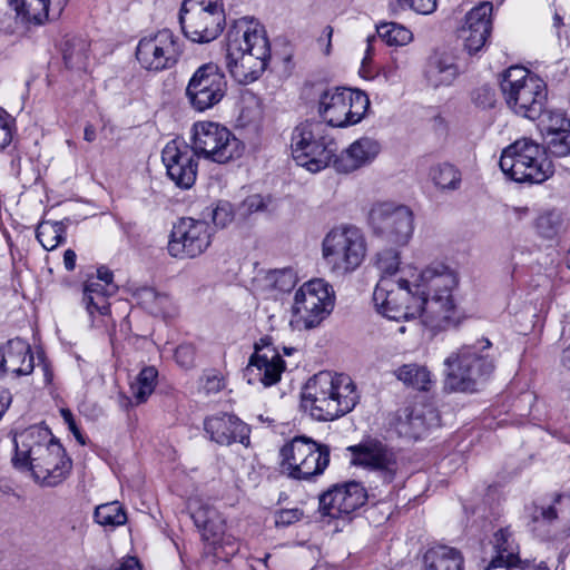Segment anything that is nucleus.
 I'll return each instance as SVG.
<instances>
[{
    "instance_id": "obj_1",
    "label": "nucleus",
    "mask_w": 570,
    "mask_h": 570,
    "mask_svg": "<svg viewBox=\"0 0 570 570\" xmlns=\"http://www.w3.org/2000/svg\"><path fill=\"white\" fill-rule=\"evenodd\" d=\"M13 441V465L30 472L41 487H57L69 475L72 462L47 426H29L16 433Z\"/></svg>"
},
{
    "instance_id": "obj_2",
    "label": "nucleus",
    "mask_w": 570,
    "mask_h": 570,
    "mask_svg": "<svg viewBox=\"0 0 570 570\" xmlns=\"http://www.w3.org/2000/svg\"><path fill=\"white\" fill-rule=\"evenodd\" d=\"M455 275L445 266L428 267L414 284L417 297V317L433 333L449 330L460 323L461 316L452 296Z\"/></svg>"
},
{
    "instance_id": "obj_3",
    "label": "nucleus",
    "mask_w": 570,
    "mask_h": 570,
    "mask_svg": "<svg viewBox=\"0 0 570 570\" xmlns=\"http://www.w3.org/2000/svg\"><path fill=\"white\" fill-rule=\"evenodd\" d=\"M358 402L348 375L322 371L306 383L301 405L316 421H333L351 412Z\"/></svg>"
},
{
    "instance_id": "obj_4",
    "label": "nucleus",
    "mask_w": 570,
    "mask_h": 570,
    "mask_svg": "<svg viewBox=\"0 0 570 570\" xmlns=\"http://www.w3.org/2000/svg\"><path fill=\"white\" fill-rule=\"evenodd\" d=\"M269 58V42L262 28L236 23L228 30L226 66L236 81L249 83L258 79Z\"/></svg>"
},
{
    "instance_id": "obj_5",
    "label": "nucleus",
    "mask_w": 570,
    "mask_h": 570,
    "mask_svg": "<svg viewBox=\"0 0 570 570\" xmlns=\"http://www.w3.org/2000/svg\"><path fill=\"white\" fill-rule=\"evenodd\" d=\"M500 89L507 106L518 116L535 120L548 101L547 83L527 68L512 66L501 77Z\"/></svg>"
},
{
    "instance_id": "obj_6",
    "label": "nucleus",
    "mask_w": 570,
    "mask_h": 570,
    "mask_svg": "<svg viewBox=\"0 0 570 570\" xmlns=\"http://www.w3.org/2000/svg\"><path fill=\"white\" fill-rule=\"evenodd\" d=\"M491 347L488 338L474 344L463 345L456 353L445 360L448 367L445 386L455 392H474L494 371V361L485 350Z\"/></svg>"
},
{
    "instance_id": "obj_7",
    "label": "nucleus",
    "mask_w": 570,
    "mask_h": 570,
    "mask_svg": "<svg viewBox=\"0 0 570 570\" xmlns=\"http://www.w3.org/2000/svg\"><path fill=\"white\" fill-rule=\"evenodd\" d=\"M499 165L504 175L517 183L541 184L553 174L546 149L528 138L503 149Z\"/></svg>"
},
{
    "instance_id": "obj_8",
    "label": "nucleus",
    "mask_w": 570,
    "mask_h": 570,
    "mask_svg": "<svg viewBox=\"0 0 570 570\" xmlns=\"http://www.w3.org/2000/svg\"><path fill=\"white\" fill-rule=\"evenodd\" d=\"M291 148L298 166L318 173L334 161L337 146L321 121H305L292 132Z\"/></svg>"
},
{
    "instance_id": "obj_9",
    "label": "nucleus",
    "mask_w": 570,
    "mask_h": 570,
    "mask_svg": "<svg viewBox=\"0 0 570 570\" xmlns=\"http://www.w3.org/2000/svg\"><path fill=\"white\" fill-rule=\"evenodd\" d=\"M322 255L333 273H352L360 267L366 256L365 237L355 226L335 227L322 242Z\"/></svg>"
},
{
    "instance_id": "obj_10",
    "label": "nucleus",
    "mask_w": 570,
    "mask_h": 570,
    "mask_svg": "<svg viewBox=\"0 0 570 570\" xmlns=\"http://www.w3.org/2000/svg\"><path fill=\"white\" fill-rule=\"evenodd\" d=\"M332 286L322 278L304 283L295 293L291 326L295 330L317 327L334 308Z\"/></svg>"
},
{
    "instance_id": "obj_11",
    "label": "nucleus",
    "mask_w": 570,
    "mask_h": 570,
    "mask_svg": "<svg viewBox=\"0 0 570 570\" xmlns=\"http://www.w3.org/2000/svg\"><path fill=\"white\" fill-rule=\"evenodd\" d=\"M282 471L295 480L322 474L330 463V448L305 435L295 436L281 449Z\"/></svg>"
},
{
    "instance_id": "obj_12",
    "label": "nucleus",
    "mask_w": 570,
    "mask_h": 570,
    "mask_svg": "<svg viewBox=\"0 0 570 570\" xmlns=\"http://www.w3.org/2000/svg\"><path fill=\"white\" fill-rule=\"evenodd\" d=\"M179 22L186 38L197 43L215 40L223 31L225 11L222 0H185Z\"/></svg>"
},
{
    "instance_id": "obj_13",
    "label": "nucleus",
    "mask_w": 570,
    "mask_h": 570,
    "mask_svg": "<svg viewBox=\"0 0 570 570\" xmlns=\"http://www.w3.org/2000/svg\"><path fill=\"white\" fill-rule=\"evenodd\" d=\"M370 107L367 95L361 90L335 88L320 98V115L332 127H346L360 122Z\"/></svg>"
},
{
    "instance_id": "obj_14",
    "label": "nucleus",
    "mask_w": 570,
    "mask_h": 570,
    "mask_svg": "<svg viewBox=\"0 0 570 570\" xmlns=\"http://www.w3.org/2000/svg\"><path fill=\"white\" fill-rule=\"evenodd\" d=\"M416 297V289L413 291L410 282L401 277L382 276L373 293L376 311L396 322L417 317Z\"/></svg>"
},
{
    "instance_id": "obj_15",
    "label": "nucleus",
    "mask_w": 570,
    "mask_h": 570,
    "mask_svg": "<svg viewBox=\"0 0 570 570\" xmlns=\"http://www.w3.org/2000/svg\"><path fill=\"white\" fill-rule=\"evenodd\" d=\"M193 151L217 164H226L242 154L239 140L224 126L200 121L193 126Z\"/></svg>"
},
{
    "instance_id": "obj_16",
    "label": "nucleus",
    "mask_w": 570,
    "mask_h": 570,
    "mask_svg": "<svg viewBox=\"0 0 570 570\" xmlns=\"http://www.w3.org/2000/svg\"><path fill=\"white\" fill-rule=\"evenodd\" d=\"M227 92V80L215 63H204L190 77L185 96L190 107L199 112L218 105Z\"/></svg>"
},
{
    "instance_id": "obj_17",
    "label": "nucleus",
    "mask_w": 570,
    "mask_h": 570,
    "mask_svg": "<svg viewBox=\"0 0 570 570\" xmlns=\"http://www.w3.org/2000/svg\"><path fill=\"white\" fill-rule=\"evenodd\" d=\"M352 463L365 468L370 473V483L379 487L390 484L400 471L396 453L380 441L371 440L348 448Z\"/></svg>"
},
{
    "instance_id": "obj_18",
    "label": "nucleus",
    "mask_w": 570,
    "mask_h": 570,
    "mask_svg": "<svg viewBox=\"0 0 570 570\" xmlns=\"http://www.w3.org/2000/svg\"><path fill=\"white\" fill-rule=\"evenodd\" d=\"M368 223L377 236L396 245L406 244L414 228L411 209L389 202L372 206Z\"/></svg>"
},
{
    "instance_id": "obj_19",
    "label": "nucleus",
    "mask_w": 570,
    "mask_h": 570,
    "mask_svg": "<svg viewBox=\"0 0 570 570\" xmlns=\"http://www.w3.org/2000/svg\"><path fill=\"white\" fill-rule=\"evenodd\" d=\"M212 235L207 222L190 217L180 218L170 232L168 254L178 259L198 257L210 246Z\"/></svg>"
},
{
    "instance_id": "obj_20",
    "label": "nucleus",
    "mask_w": 570,
    "mask_h": 570,
    "mask_svg": "<svg viewBox=\"0 0 570 570\" xmlns=\"http://www.w3.org/2000/svg\"><path fill=\"white\" fill-rule=\"evenodd\" d=\"M183 52L178 37L169 29L144 37L136 48V58L142 68L161 71L173 68Z\"/></svg>"
},
{
    "instance_id": "obj_21",
    "label": "nucleus",
    "mask_w": 570,
    "mask_h": 570,
    "mask_svg": "<svg viewBox=\"0 0 570 570\" xmlns=\"http://www.w3.org/2000/svg\"><path fill=\"white\" fill-rule=\"evenodd\" d=\"M285 370V362L279 353L271 346L269 337H262L255 343V352L244 371V376L249 384L256 382L264 386L276 384Z\"/></svg>"
},
{
    "instance_id": "obj_22",
    "label": "nucleus",
    "mask_w": 570,
    "mask_h": 570,
    "mask_svg": "<svg viewBox=\"0 0 570 570\" xmlns=\"http://www.w3.org/2000/svg\"><path fill=\"white\" fill-rule=\"evenodd\" d=\"M529 519L533 531L544 532L546 527H556L551 537L564 539L570 535V495H557L549 504L534 503L529 509Z\"/></svg>"
},
{
    "instance_id": "obj_23",
    "label": "nucleus",
    "mask_w": 570,
    "mask_h": 570,
    "mask_svg": "<svg viewBox=\"0 0 570 570\" xmlns=\"http://www.w3.org/2000/svg\"><path fill=\"white\" fill-rule=\"evenodd\" d=\"M194 151L184 141L171 140L166 144L161 159L168 177L181 189L190 188L196 180L197 163Z\"/></svg>"
},
{
    "instance_id": "obj_24",
    "label": "nucleus",
    "mask_w": 570,
    "mask_h": 570,
    "mask_svg": "<svg viewBox=\"0 0 570 570\" xmlns=\"http://www.w3.org/2000/svg\"><path fill=\"white\" fill-rule=\"evenodd\" d=\"M493 4L489 1L480 2L473 7L464 18L459 29V37L469 55L482 50L492 32Z\"/></svg>"
},
{
    "instance_id": "obj_25",
    "label": "nucleus",
    "mask_w": 570,
    "mask_h": 570,
    "mask_svg": "<svg viewBox=\"0 0 570 570\" xmlns=\"http://www.w3.org/2000/svg\"><path fill=\"white\" fill-rule=\"evenodd\" d=\"M366 498V491L358 482L336 484L321 495L320 509L325 515L340 518L362 507Z\"/></svg>"
},
{
    "instance_id": "obj_26",
    "label": "nucleus",
    "mask_w": 570,
    "mask_h": 570,
    "mask_svg": "<svg viewBox=\"0 0 570 570\" xmlns=\"http://www.w3.org/2000/svg\"><path fill=\"white\" fill-rule=\"evenodd\" d=\"M204 430L209 439L219 445L238 442L249 445V426L233 414L219 413L204 421Z\"/></svg>"
},
{
    "instance_id": "obj_27",
    "label": "nucleus",
    "mask_w": 570,
    "mask_h": 570,
    "mask_svg": "<svg viewBox=\"0 0 570 570\" xmlns=\"http://www.w3.org/2000/svg\"><path fill=\"white\" fill-rule=\"evenodd\" d=\"M33 368L35 357L27 341L16 337L0 346V376L6 374L16 377L29 375Z\"/></svg>"
},
{
    "instance_id": "obj_28",
    "label": "nucleus",
    "mask_w": 570,
    "mask_h": 570,
    "mask_svg": "<svg viewBox=\"0 0 570 570\" xmlns=\"http://www.w3.org/2000/svg\"><path fill=\"white\" fill-rule=\"evenodd\" d=\"M381 149L379 140L361 137L335 157L333 165L337 171L348 174L374 161Z\"/></svg>"
},
{
    "instance_id": "obj_29",
    "label": "nucleus",
    "mask_w": 570,
    "mask_h": 570,
    "mask_svg": "<svg viewBox=\"0 0 570 570\" xmlns=\"http://www.w3.org/2000/svg\"><path fill=\"white\" fill-rule=\"evenodd\" d=\"M439 424L436 412L429 406H414L404 410V416L400 417L399 431L410 438L419 439L423 433Z\"/></svg>"
},
{
    "instance_id": "obj_30",
    "label": "nucleus",
    "mask_w": 570,
    "mask_h": 570,
    "mask_svg": "<svg viewBox=\"0 0 570 570\" xmlns=\"http://www.w3.org/2000/svg\"><path fill=\"white\" fill-rule=\"evenodd\" d=\"M68 0H17V9L24 22L41 24L60 17Z\"/></svg>"
},
{
    "instance_id": "obj_31",
    "label": "nucleus",
    "mask_w": 570,
    "mask_h": 570,
    "mask_svg": "<svg viewBox=\"0 0 570 570\" xmlns=\"http://www.w3.org/2000/svg\"><path fill=\"white\" fill-rule=\"evenodd\" d=\"M463 566L461 551L452 547H432L423 554L422 570H463Z\"/></svg>"
},
{
    "instance_id": "obj_32",
    "label": "nucleus",
    "mask_w": 570,
    "mask_h": 570,
    "mask_svg": "<svg viewBox=\"0 0 570 570\" xmlns=\"http://www.w3.org/2000/svg\"><path fill=\"white\" fill-rule=\"evenodd\" d=\"M458 75V66L454 63L452 57L448 55H435L431 57L425 71L429 83L434 88L450 86Z\"/></svg>"
},
{
    "instance_id": "obj_33",
    "label": "nucleus",
    "mask_w": 570,
    "mask_h": 570,
    "mask_svg": "<svg viewBox=\"0 0 570 570\" xmlns=\"http://www.w3.org/2000/svg\"><path fill=\"white\" fill-rule=\"evenodd\" d=\"M494 549L497 556L491 560L487 569L500 570L515 561H519V547L514 542L509 529H500L494 534Z\"/></svg>"
},
{
    "instance_id": "obj_34",
    "label": "nucleus",
    "mask_w": 570,
    "mask_h": 570,
    "mask_svg": "<svg viewBox=\"0 0 570 570\" xmlns=\"http://www.w3.org/2000/svg\"><path fill=\"white\" fill-rule=\"evenodd\" d=\"M158 371L154 366L144 367L130 384L135 404L145 403L157 385Z\"/></svg>"
},
{
    "instance_id": "obj_35",
    "label": "nucleus",
    "mask_w": 570,
    "mask_h": 570,
    "mask_svg": "<svg viewBox=\"0 0 570 570\" xmlns=\"http://www.w3.org/2000/svg\"><path fill=\"white\" fill-rule=\"evenodd\" d=\"M429 175L434 185L441 190H456L462 180L460 170L449 163L432 166Z\"/></svg>"
},
{
    "instance_id": "obj_36",
    "label": "nucleus",
    "mask_w": 570,
    "mask_h": 570,
    "mask_svg": "<svg viewBox=\"0 0 570 570\" xmlns=\"http://www.w3.org/2000/svg\"><path fill=\"white\" fill-rule=\"evenodd\" d=\"M36 238L46 250H53L66 240V226L61 222H42L36 229Z\"/></svg>"
},
{
    "instance_id": "obj_37",
    "label": "nucleus",
    "mask_w": 570,
    "mask_h": 570,
    "mask_svg": "<svg viewBox=\"0 0 570 570\" xmlns=\"http://www.w3.org/2000/svg\"><path fill=\"white\" fill-rule=\"evenodd\" d=\"M395 373L396 377L405 385L420 391H428L432 383L428 368L417 364H405L397 368Z\"/></svg>"
},
{
    "instance_id": "obj_38",
    "label": "nucleus",
    "mask_w": 570,
    "mask_h": 570,
    "mask_svg": "<svg viewBox=\"0 0 570 570\" xmlns=\"http://www.w3.org/2000/svg\"><path fill=\"white\" fill-rule=\"evenodd\" d=\"M22 24L23 20L17 9V0H0V32L17 33Z\"/></svg>"
},
{
    "instance_id": "obj_39",
    "label": "nucleus",
    "mask_w": 570,
    "mask_h": 570,
    "mask_svg": "<svg viewBox=\"0 0 570 570\" xmlns=\"http://www.w3.org/2000/svg\"><path fill=\"white\" fill-rule=\"evenodd\" d=\"M95 520L105 527H119L126 523L127 514L124 508L114 501L98 505L95 510Z\"/></svg>"
},
{
    "instance_id": "obj_40",
    "label": "nucleus",
    "mask_w": 570,
    "mask_h": 570,
    "mask_svg": "<svg viewBox=\"0 0 570 570\" xmlns=\"http://www.w3.org/2000/svg\"><path fill=\"white\" fill-rule=\"evenodd\" d=\"M63 60L70 69H85L88 63V45L83 40L76 39L66 42Z\"/></svg>"
},
{
    "instance_id": "obj_41",
    "label": "nucleus",
    "mask_w": 570,
    "mask_h": 570,
    "mask_svg": "<svg viewBox=\"0 0 570 570\" xmlns=\"http://www.w3.org/2000/svg\"><path fill=\"white\" fill-rule=\"evenodd\" d=\"M377 33L390 46H405L412 41V32L395 22L382 23L377 27Z\"/></svg>"
},
{
    "instance_id": "obj_42",
    "label": "nucleus",
    "mask_w": 570,
    "mask_h": 570,
    "mask_svg": "<svg viewBox=\"0 0 570 570\" xmlns=\"http://www.w3.org/2000/svg\"><path fill=\"white\" fill-rule=\"evenodd\" d=\"M561 225V214L554 210L546 212L535 219L537 232L549 239L558 235Z\"/></svg>"
},
{
    "instance_id": "obj_43",
    "label": "nucleus",
    "mask_w": 570,
    "mask_h": 570,
    "mask_svg": "<svg viewBox=\"0 0 570 570\" xmlns=\"http://www.w3.org/2000/svg\"><path fill=\"white\" fill-rule=\"evenodd\" d=\"M542 125L547 131V138L556 134L563 132L570 129V119L566 117L564 112L559 110H551L543 112Z\"/></svg>"
},
{
    "instance_id": "obj_44",
    "label": "nucleus",
    "mask_w": 570,
    "mask_h": 570,
    "mask_svg": "<svg viewBox=\"0 0 570 570\" xmlns=\"http://www.w3.org/2000/svg\"><path fill=\"white\" fill-rule=\"evenodd\" d=\"M269 199L254 194L246 197L238 206L236 214L242 219H248L252 215L267 210Z\"/></svg>"
},
{
    "instance_id": "obj_45",
    "label": "nucleus",
    "mask_w": 570,
    "mask_h": 570,
    "mask_svg": "<svg viewBox=\"0 0 570 570\" xmlns=\"http://www.w3.org/2000/svg\"><path fill=\"white\" fill-rule=\"evenodd\" d=\"M139 303L150 313H158L163 304L167 301V296L158 293L153 287H142L137 292Z\"/></svg>"
},
{
    "instance_id": "obj_46",
    "label": "nucleus",
    "mask_w": 570,
    "mask_h": 570,
    "mask_svg": "<svg viewBox=\"0 0 570 570\" xmlns=\"http://www.w3.org/2000/svg\"><path fill=\"white\" fill-rule=\"evenodd\" d=\"M550 153L557 157L570 156V128L547 138Z\"/></svg>"
},
{
    "instance_id": "obj_47",
    "label": "nucleus",
    "mask_w": 570,
    "mask_h": 570,
    "mask_svg": "<svg viewBox=\"0 0 570 570\" xmlns=\"http://www.w3.org/2000/svg\"><path fill=\"white\" fill-rule=\"evenodd\" d=\"M399 264V255L393 249H386L377 254L376 266L382 272V276L394 277Z\"/></svg>"
},
{
    "instance_id": "obj_48",
    "label": "nucleus",
    "mask_w": 570,
    "mask_h": 570,
    "mask_svg": "<svg viewBox=\"0 0 570 570\" xmlns=\"http://www.w3.org/2000/svg\"><path fill=\"white\" fill-rule=\"evenodd\" d=\"M118 291V286L115 283H102L99 279H87L83 285V297L89 296H114Z\"/></svg>"
},
{
    "instance_id": "obj_49",
    "label": "nucleus",
    "mask_w": 570,
    "mask_h": 570,
    "mask_svg": "<svg viewBox=\"0 0 570 570\" xmlns=\"http://www.w3.org/2000/svg\"><path fill=\"white\" fill-rule=\"evenodd\" d=\"M213 223L220 228L226 227L234 219L235 213L229 202L219 200L212 209Z\"/></svg>"
},
{
    "instance_id": "obj_50",
    "label": "nucleus",
    "mask_w": 570,
    "mask_h": 570,
    "mask_svg": "<svg viewBox=\"0 0 570 570\" xmlns=\"http://www.w3.org/2000/svg\"><path fill=\"white\" fill-rule=\"evenodd\" d=\"M199 531L203 540L213 548L219 542L220 537L225 533V521L219 517L216 520H212Z\"/></svg>"
},
{
    "instance_id": "obj_51",
    "label": "nucleus",
    "mask_w": 570,
    "mask_h": 570,
    "mask_svg": "<svg viewBox=\"0 0 570 570\" xmlns=\"http://www.w3.org/2000/svg\"><path fill=\"white\" fill-rule=\"evenodd\" d=\"M212 551L216 558L228 560L238 552V542L232 534L224 533Z\"/></svg>"
},
{
    "instance_id": "obj_52",
    "label": "nucleus",
    "mask_w": 570,
    "mask_h": 570,
    "mask_svg": "<svg viewBox=\"0 0 570 570\" xmlns=\"http://www.w3.org/2000/svg\"><path fill=\"white\" fill-rule=\"evenodd\" d=\"M397 6L420 14H430L436 9V0H397Z\"/></svg>"
},
{
    "instance_id": "obj_53",
    "label": "nucleus",
    "mask_w": 570,
    "mask_h": 570,
    "mask_svg": "<svg viewBox=\"0 0 570 570\" xmlns=\"http://www.w3.org/2000/svg\"><path fill=\"white\" fill-rule=\"evenodd\" d=\"M269 279L275 288L281 292L291 291L295 285V276L292 271H274L269 274Z\"/></svg>"
},
{
    "instance_id": "obj_54",
    "label": "nucleus",
    "mask_w": 570,
    "mask_h": 570,
    "mask_svg": "<svg viewBox=\"0 0 570 570\" xmlns=\"http://www.w3.org/2000/svg\"><path fill=\"white\" fill-rule=\"evenodd\" d=\"M220 514L218 511L208 505H200L195 509L191 513V519L194 520L195 525L200 530L206 524H208L212 520H216Z\"/></svg>"
},
{
    "instance_id": "obj_55",
    "label": "nucleus",
    "mask_w": 570,
    "mask_h": 570,
    "mask_svg": "<svg viewBox=\"0 0 570 570\" xmlns=\"http://www.w3.org/2000/svg\"><path fill=\"white\" fill-rule=\"evenodd\" d=\"M111 296H89L88 298H82V302L86 306L87 312L90 315L98 313L100 315H107L109 313L110 304L109 298Z\"/></svg>"
},
{
    "instance_id": "obj_56",
    "label": "nucleus",
    "mask_w": 570,
    "mask_h": 570,
    "mask_svg": "<svg viewBox=\"0 0 570 570\" xmlns=\"http://www.w3.org/2000/svg\"><path fill=\"white\" fill-rule=\"evenodd\" d=\"M195 347L191 344H181L175 351L176 362L184 368H189L195 363Z\"/></svg>"
},
{
    "instance_id": "obj_57",
    "label": "nucleus",
    "mask_w": 570,
    "mask_h": 570,
    "mask_svg": "<svg viewBox=\"0 0 570 570\" xmlns=\"http://www.w3.org/2000/svg\"><path fill=\"white\" fill-rule=\"evenodd\" d=\"M303 512L298 509H286L277 513L275 523L278 527H286L301 520Z\"/></svg>"
},
{
    "instance_id": "obj_58",
    "label": "nucleus",
    "mask_w": 570,
    "mask_h": 570,
    "mask_svg": "<svg viewBox=\"0 0 570 570\" xmlns=\"http://www.w3.org/2000/svg\"><path fill=\"white\" fill-rule=\"evenodd\" d=\"M60 414L65 421V423L68 425V429L69 431L73 434V436L76 438V440L80 443V444H86V440H85V436L81 434L78 425L76 424V421L73 419V415L71 413L70 410L68 409H61L60 410Z\"/></svg>"
},
{
    "instance_id": "obj_59",
    "label": "nucleus",
    "mask_w": 570,
    "mask_h": 570,
    "mask_svg": "<svg viewBox=\"0 0 570 570\" xmlns=\"http://www.w3.org/2000/svg\"><path fill=\"white\" fill-rule=\"evenodd\" d=\"M492 569H494V568L492 567L491 569H487V570H492ZM500 570H550V569L547 567V564L543 561L535 563L532 561H522L519 558V561H515L508 567H503Z\"/></svg>"
},
{
    "instance_id": "obj_60",
    "label": "nucleus",
    "mask_w": 570,
    "mask_h": 570,
    "mask_svg": "<svg viewBox=\"0 0 570 570\" xmlns=\"http://www.w3.org/2000/svg\"><path fill=\"white\" fill-rule=\"evenodd\" d=\"M11 130L7 120L0 115V149H3L11 141Z\"/></svg>"
},
{
    "instance_id": "obj_61",
    "label": "nucleus",
    "mask_w": 570,
    "mask_h": 570,
    "mask_svg": "<svg viewBox=\"0 0 570 570\" xmlns=\"http://www.w3.org/2000/svg\"><path fill=\"white\" fill-rule=\"evenodd\" d=\"M114 570H141L137 558L128 557L124 559Z\"/></svg>"
},
{
    "instance_id": "obj_62",
    "label": "nucleus",
    "mask_w": 570,
    "mask_h": 570,
    "mask_svg": "<svg viewBox=\"0 0 570 570\" xmlns=\"http://www.w3.org/2000/svg\"><path fill=\"white\" fill-rule=\"evenodd\" d=\"M77 255L72 249H67L63 253V265L65 268L69 272L73 271L76 267Z\"/></svg>"
},
{
    "instance_id": "obj_63",
    "label": "nucleus",
    "mask_w": 570,
    "mask_h": 570,
    "mask_svg": "<svg viewBox=\"0 0 570 570\" xmlns=\"http://www.w3.org/2000/svg\"><path fill=\"white\" fill-rule=\"evenodd\" d=\"M89 279H99L102 283H114V275L109 269L100 267L97 271V276L90 277Z\"/></svg>"
},
{
    "instance_id": "obj_64",
    "label": "nucleus",
    "mask_w": 570,
    "mask_h": 570,
    "mask_svg": "<svg viewBox=\"0 0 570 570\" xmlns=\"http://www.w3.org/2000/svg\"><path fill=\"white\" fill-rule=\"evenodd\" d=\"M11 403V395L7 391H0V417Z\"/></svg>"
}]
</instances>
